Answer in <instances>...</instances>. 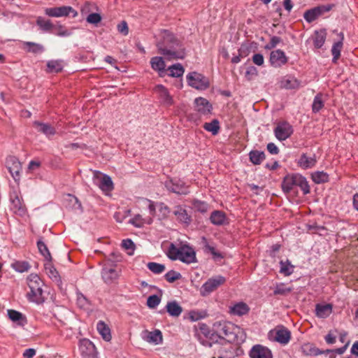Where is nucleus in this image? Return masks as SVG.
Masks as SVG:
<instances>
[{
  "instance_id": "obj_13",
  "label": "nucleus",
  "mask_w": 358,
  "mask_h": 358,
  "mask_svg": "<svg viewBox=\"0 0 358 358\" xmlns=\"http://www.w3.org/2000/svg\"><path fill=\"white\" fill-rule=\"evenodd\" d=\"M154 91L157 94L159 102L166 107L174 105L173 96L170 94L168 89L162 85H157L155 87Z\"/></svg>"
},
{
  "instance_id": "obj_3",
  "label": "nucleus",
  "mask_w": 358,
  "mask_h": 358,
  "mask_svg": "<svg viewBox=\"0 0 358 358\" xmlns=\"http://www.w3.org/2000/svg\"><path fill=\"white\" fill-rule=\"evenodd\" d=\"M168 257L172 260H180L186 264L196 262V253L194 249L187 245L180 247L171 243L168 250Z\"/></svg>"
},
{
  "instance_id": "obj_22",
  "label": "nucleus",
  "mask_w": 358,
  "mask_h": 358,
  "mask_svg": "<svg viewBox=\"0 0 358 358\" xmlns=\"http://www.w3.org/2000/svg\"><path fill=\"white\" fill-rule=\"evenodd\" d=\"M45 269L48 277L56 283L58 287L62 289V278L56 270V268L50 264L48 263L45 265Z\"/></svg>"
},
{
  "instance_id": "obj_14",
  "label": "nucleus",
  "mask_w": 358,
  "mask_h": 358,
  "mask_svg": "<svg viewBox=\"0 0 358 358\" xmlns=\"http://www.w3.org/2000/svg\"><path fill=\"white\" fill-rule=\"evenodd\" d=\"M273 340L283 345H287L291 339L290 331L283 326H278L271 331Z\"/></svg>"
},
{
  "instance_id": "obj_50",
  "label": "nucleus",
  "mask_w": 358,
  "mask_h": 358,
  "mask_svg": "<svg viewBox=\"0 0 358 358\" xmlns=\"http://www.w3.org/2000/svg\"><path fill=\"white\" fill-rule=\"evenodd\" d=\"M48 71L51 73H58L63 69L61 62L57 60L49 61L47 64Z\"/></svg>"
},
{
  "instance_id": "obj_33",
  "label": "nucleus",
  "mask_w": 358,
  "mask_h": 358,
  "mask_svg": "<svg viewBox=\"0 0 358 358\" xmlns=\"http://www.w3.org/2000/svg\"><path fill=\"white\" fill-rule=\"evenodd\" d=\"M201 244L203 246L204 252L210 253L214 259H221L223 257L219 252L216 251L215 246L210 245L205 237H202Z\"/></svg>"
},
{
  "instance_id": "obj_31",
  "label": "nucleus",
  "mask_w": 358,
  "mask_h": 358,
  "mask_svg": "<svg viewBox=\"0 0 358 358\" xmlns=\"http://www.w3.org/2000/svg\"><path fill=\"white\" fill-rule=\"evenodd\" d=\"M166 310L170 316L176 317L182 312V308L176 301H169L166 306Z\"/></svg>"
},
{
  "instance_id": "obj_63",
  "label": "nucleus",
  "mask_w": 358,
  "mask_h": 358,
  "mask_svg": "<svg viewBox=\"0 0 358 358\" xmlns=\"http://www.w3.org/2000/svg\"><path fill=\"white\" fill-rule=\"evenodd\" d=\"M121 245L125 250H130L132 252L135 249V244L131 239H129V238L123 240L122 241Z\"/></svg>"
},
{
  "instance_id": "obj_38",
  "label": "nucleus",
  "mask_w": 358,
  "mask_h": 358,
  "mask_svg": "<svg viewBox=\"0 0 358 358\" xmlns=\"http://www.w3.org/2000/svg\"><path fill=\"white\" fill-rule=\"evenodd\" d=\"M203 127L205 130L210 132L213 135H217L220 129V122L217 119H213L210 122H206Z\"/></svg>"
},
{
  "instance_id": "obj_10",
  "label": "nucleus",
  "mask_w": 358,
  "mask_h": 358,
  "mask_svg": "<svg viewBox=\"0 0 358 358\" xmlns=\"http://www.w3.org/2000/svg\"><path fill=\"white\" fill-rule=\"evenodd\" d=\"M273 132L278 141H284L292 135L294 129L287 121L284 120L277 123Z\"/></svg>"
},
{
  "instance_id": "obj_32",
  "label": "nucleus",
  "mask_w": 358,
  "mask_h": 358,
  "mask_svg": "<svg viewBox=\"0 0 358 358\" xmlns=\"http://www.w3.org/2000/svg\"><path fill=\"white\" fill-rule=\"evenodd\" d=\"M327 37V32L325 29H320L315 31L313 36V45L315 48L319 49L324 45Z\"/></svg>"
},
{
  "instance_id": "obj_29",
  "label": "nucleus",
  "mask_w": 358,
  "mask_h": 358,
  "mask_svg": "<svg viewBox=\"0 0 358 358\" xmlns=\"http://www.w3.org/2000/svg\"><path fill=\"white\" fill-rule=\"evenodd\" d=\"M98 185L99 188L104 192H110L114 188L111 178L106 174L101 176L99 180Z\"/></svg>"
},
{
  "instance_id": "obj_45",
  "label": "nucleus",
  "mask_w": 358,
  "mask_h": 358,
  "mask_svg": "<svg viewBox=\"0 0 358 358\" xmlns=\"http://www.w3.org/2000/svg\"><path fill=\"white\" fill-rule=\"evenodd\" d=\"M147 267L155 274L162 273L166 269V267L164 264L157 262H148Z\"/></svg>"
},
{
  "instance_id": "obj_56",
  "label": "nucleus",
  "mask_w": 358,
  "mask_h": 358,
  "mask_svg": "<svg viewBox=\"0 0 358 358\" xmlns=\"http://www.w3.org/2000/svg\"><path fill=\"white\" fill-rule=\"evenodd\" d=\"M217 334L220 337L229 336V334H231L230 331L229 324H220L219 329L217 330Z\"/></svg>"
},
{
  "instance_id": "obj_20",
  "label": "nucleus",
  "mask_w": 358,
  "mask_h": 358,
  "mask_svg": "<svg viewBox=\"0 0 358 358\" xmlns=\"http://www.w3.org/2000/svg\"><path fill=\"white\" fill-rule=\"evenodd\" d=\"M296 163L302 169H310L316 165L317 160L315 155L309 157L306 153H302Z\"/></svg>"
},
{
  "instance_id": "obj_7",
  "label": "nucleus",
  "mask_w": 358,
  "mask_h": 358,
  "mask_svg": "<svg viewBox=\"0 0 358 358\" xmlns=\"http://www.w3.org/2000/svg\"><path fill=\"white\" fill-rule=\"evenodd\" d=\"M187 84L199 90H205L209 87L208 78L196 71L189 73L187 76Z\"/></svg>"
},
{
  "instance_id": "obj_21",
  "label": "nucleus",
  "mask_w": 358,
  "mask_h": 358,
  "mask_svg": "<svg viewBox=\"0 0 358 358\" xmlns=\"http://www.w3.org/2000/svg\"><path fill=\"white\" fill-rule=\"evenodd\" d=\"M250 311L248 305L243 301L236 303L229 306V313L232 315L243 316L247 315Z\"/></svg>"
},
{
  "instance_id": "obj_25",
  "label": "nucleus",
  "mask_w": 358,
  "mask_h": 358,
  "mask_svg": "<svg viewBox=\"0 0 358 358\" xmlns=\"http://www.w3.org/2000/svg\"><path fill=\"white\" fill-rule=\"evenodd\" d=\"M152 69L157 71L160 77H163L166 71V64L162 57H154L150 59Z\"/></svg>"
},
{
  "instance_id": "obj_12",
  "label": "nucleus",
  "mask_w": 358,
  "mask_h": 358,
  "mask_svg": "<svg viewBox=\"0 0 358 358\" xmlns=\"http://www.w3.org/2000/svg\"><path fill=\"white\" fill-rule=\"evenodd\" d=\"M6 166L9 173L12 176L15 181H19L20 178V172L22 171V165L18 159L15 156H8L6 158Z\"/></svg>"
},
{
  "instance_id": "obj_23",
  "label": "nucleus",
  "mask_w": 358,
  "mask_h": 358,
  "mask_svg": "<svg viewBox=\"0 0 358 358\" xmlns=\"http://www.w3.org/2000/svg\"><path fill=\"white\" fill-rule=\"evenodd\" d=\"M194 103L196 106V110L201 114H208L212 110V105L205 98L198 97L195 99Z\"/></svg>"
},
{
  "instance_id": "obj_35",
  "label": "nucleus",
  "mask_w": 358,
  "mask_h": 358,
  "mask_svg": "<svg viewBox=\"0 0 358 358\" xmlns=\"http://www.w3.org/2000/svg\"><path fill=\"white\" fill-rule=\"evenodd\" d=\"M36 24L39 27L40 29L44 32L51 31L52 29L55 27L50 20H47L43 17H38Z\"/></svg>"
},
{
  "instance_id": "obj_37",
  "label": "nucleus",
  "mask_w": 358,
  "mask_h": 358,
  "mask_svg": "<svg viewBox=\"0 0 358 358\" xmlns=\"http://www.w3.org/2000/svg\"><path fill=\"white\" fill-rule=\"evenodd\" d=\"M263 151L251 150L249 153L250 161L255 165L260 164L265 159Z\"/></svg>"
},
{
  "instance_id": "obj_51",
  "label": "nucleus",
  "mask_w": 358,
  "mask_h": 358,
  "mask_svg": "<svg viewBox=\"0 0 358 358\" xmlns=\"http://www.w3.org/2000/svg\"><path fill=\"white\" fill-rule=\"evenodd\" d=\"M164 278L169 282L172 283L180 280L182 278V275L179 272L171 270L164 275Z\"/></svg>"
},
{
  "instance_id": "obj_19",
  "label": "nucleus",
  "mask_w": 358,
  "mask_h": 358,
  "mask_svg": "<svg viewBox=\"0 0 358 358\" xmlns=\"http://www.w3.org/2000/svg\"><path fill=\"white\" fill-rule=\"evenodd\" d=\"M142 338L148 343L159 345L162 343L163 337L160 330L155 329L152 331L145 330L143 331Z\"/></svg>"
},
{
  "instance_id": "obj_2",
  "label": "nucleus",
  "mask_w": 358,
  "mask_h": 358,
  "mask_svg": "<svg viewBox=\"0 0 358 358\" xmlns=\"http://www.w3.org/2000/svg\"><path fill=\"white\" fill-rule=\"evenodd\" d=\"M283 192L286 194L294 191V188L299 187L303 194L306 195L310 193V186L306 178L301 174L292 173L285 176L281 184Z\"/></svg>"
},
{
  "instance_id": "obj_15",
  "label": "nucleus",
  "mask_w": 358,
  "mask_h": 358,
  "mask_svg": "<svg viewBox=\"0 0 358 358\" xmlns=\"http://www.w3.org/2000/svg\"><path fill=\"white\" fill-rule=\"evenodd\" d=\"M166 188L173 193L178 194H187L188 193V188L185 182L180 179L174 178L170 179L165 182Z\"/></svg>"
},
{
  "instance_id": "obj_60",
  "label": "nucleus",
  "mask_w": 358,
  "mask_h": 358,
  "mask_svg": "<svg viewBox=\"0 0 358 358\" xmlns=\"http://www.w3.org/2000/svg\"><path fill=\"white\" fill-rule=\"evenodd\" d=\"M117 31L123 36H127L129 34V27L127 22L122 21L117 26Z\"/></svg>"
},
{
  "instance_id": "obj_59",
  "label": "nucleus",
  "mask_w": 358,
  "mask_h": 358,
  "mask_svg": "<svg viewBox=\"0 0 358 358\" xmlns=\"http://www.w3.org/2000/svg\"><path fill=\"white\" fill-rule=\"evenodd\" d=\"M197 332L203 334L205 338H208L210 335V330L208 326L204 323H201L199 324V327L197 328Z\"/></svg>"
},
{
  "instance_id": "obj_17",
  "label": "nucleus",
  "mask_w": 358,
  "mask_h": 358,
  "mask_svg": "<svg viewBox=\"0 0 358 358\" xmlns=\"http://www.w3.org/2000/svg\"><path fill=\"white\" fill-rule=\"evenodd\" d=\"M269 62L272 66L279 68L287 62V57L282 50L278 49L271 52Z\"/></svg>"
},
{
  "instance_id": "obj_24",
  "label": "nucleus",
  "mask_w": 358,
  "mask_h": 358,
  "mask_svg": "<svg viewBox=\"0 0 358 358\" xmlns=\"http://www.w3.org/2000/svg\"><path fill=\"white\" fill-rule=\"evenodd\" d=\"M333 311V306L331 303H317L315 305V315L319 318L328 317Z\"/></svg>"
},
{
  "instance_id": "obj_52",
  "label": "nucleus",
  "mask_w": 358,
  "mask_h": 358,
  "mask_svg": "<svg viewBox=\"0 0 358 358\" xmlns=\"http://www.w3.org/2000/svg\"><path fill=\"white\" fill-rule=\"evenodd\" d=\"M161 302V297L157 294L150 296L147 299V306L152 309L155 308Z\"/></svg>"
},
{
  "instance_id": "obj_1",
  "label": "nucleus",
  "mask_w": 358,
  "mask_h": 358,
  "mask_svg": "<svg viewBox=\"0 0 358 358\" xmlns=\"http://www.w3.org/2000/svg\"><path fill=\"white\" fill-rule=\"evenodd\" d=\"M160 35L161 38L157 43L159 54L164 55L168 60L185 57V49L172 33L167 30H162Z\"/></svg>"
},
{
  "instance_id": "obj_27",
  "label": "nucleus",
  "mask_w": 358,
  "mask_h": 358,
  "mask_svg": "<svg viewBox=\"0 0 358 358\" xmlns=\"http://www.w3.org/2000/svg\"><path fill=\"white\" fill-rule=\"evenodd\" d=\"M340 39L334 43L332 48H331V54L333 55L332 62L334 64L337 63L338 59H339L341 56V52L343 48V39H344V35L342 32H341L339 34Z\"/></svg>"
},
{
  "instance_id": "obj_11",
  "label": "nucleus",
  "mask_w": 358,
  "mask_h": 358,
  "mask_svg": "<svg viewBox=\"0 0 358 358\" xmlns=\"http://www.w3.org/2000/svg\"><path fill=\"white\" fill-rule=\"evenodd\" d=\"M79 351L83 358H97L94 345L88 339H83L79 343Z\"/></svg>"
},
{
  "instance_id": "obj_26",
  "label": "nucleus",
  "mask_w": 358,
  "mask_h": 358,
  "mask_svg": "<svg viewBox=\"0 0 358 358\" xmlns=\"http://www.w3.org/2000/svg\"><path fill=\"white\" fill-rule=\"evenodd\" d=\"M33 125L36 129L37 131L43 134L48 137L53 136L56 133L55 129L50 124L35 121Z\"/></svg>"
},
{
  "instance_id": "obj_34",
  "label": "nucleus",
  "mask_w": 358,
  "mask_h": 358,
  "mask_svg": "<svg viewBox=\"0 0 358 358\" xmlns=\"http://www.w3.org/2000/svg\"><path fill=\"white\" fill-rule=\"evenodd\" d=\"M96 329L103 340L106 341H110L111 340L110 330L104 322L99 321L96 324Z\"/></svg>"
},
{
  "instance_id": "obj_44",
  "label": "nucleus",
  "mask_w": 358,
  "mask_h": 358,
  "mask_svg": "<svg viewBox=\"0 0 358 358\" xmlns=\"http://www.w3.org/2000/svg\"><path fill=\"white\" fill-rule=\"evenodd\" d=\"M311 178L317 184L324 183L329 180V175L324 171H316L312 173Z\"/></svg>"
},
{
  "instance_id": "obj_62",
  "label": "nucleus",
  "mask_w": 358,
  "mask_h": 358,
  "mask_svg": "<svg viewBox=\"0 0 358 358\" xmlns=\"http://www.w3.org/2000/svg\"><path fill=\"white\" fill-rule=\"evenodd\" d=\"M258 74V71L255 66H249L245 72V77L248 80H250L253 78V77L257 76Z\"/></svg>"
},
{
  "instance_id": "obj_53",
  "label": "nucleus",
  "mask_w": 358,
  "mask_h": 358,
  "mask_svg": "<svg viewBox=\"0 0 358 358\" xmlns=\"http://www.w3.org/2000/svg\"><path fill=\"white\" fill-rule=\"evenodd\" d=\"M12 266L15 270L20 273L27 271L30 268L29 263L27 262H16Z\"/></svg>"
},
{
  "instance_id": "obj_58",
  "label": "nucleus",
  "mask_w": 358,
  "mask_h": 358,
  "mask_svg": "<svg viewBox=\"0 0 358 358\" xmlns=\"http://www.w3.org/2000/svg\"><path fill=\"white\" fill-rule=\"evenodd\" d=\"M87 22L90 24H97L101 20V16L100 14L93 13L90 14L86 19Z\"/></svg>"
},
{
  "instance_id": "obj_16",
  "label": "nucleus",
  "mask_w": 358,
  "mask_h": 358,
  "mask_svg": "<svg viewBox=\"0 0 358 358\" xmlns=\"http://www.w3.org/2000/svg\"><path fill=\"white\" fill-rule=\"evenodd\" d=\"M331 8L332 6L331 5L313 8L306 10L303 14V17L308 22H312L324 13L329 11Z\"/></svg>"
},
{
  "instance_id": "obj_9",
  "label": "nucleus",
  "mask_w": 358,
  "mask_h": 358,
  "mask_svg": "<svg viewBox=\"0 0 358 358\" xmlns=\"http://www.w3.org/2000/svg\"><path fill=\"white\" fill-rule=\"evenodd\" d=\"M45 13L54 17H67L71 15V17L74 18L78 15V12L70 6L47 8L45 10Z\"/></svg>"
},
{
  "instance_id": "obj_39",
  "label": "nucleus",
  "mask_w": 358,
  "mask_h": 358,
  "mask_svg": "<svg viewBox=\"0 0 358 358\" xmlns=\"http://www.w3.org/2000/svg\"><path fill=\"white\" fill-rule=\"evenodd\" d=\"M167 71H169L168 75L173 78L181 77L185 72V69L180 64H176L170 66L167 69Z\"/></svg>"
},
{
  "instance_id": "obj_8",
  "label": "nucleus",
  "mask_w": 358,
  "mask_h": 358,
  "mask_svg": "<svg viewBox=\"0 0 358 358\" xmlns=\"http://www.w3.org/2000/svg\"><path fill=\"white\" fill-rule=\"evenodd\" d=\"M226 282V278L222 275H216L209 278L200 289V293L203 296L209 295L216 290L220 286Z\"/></svg>"
},
{
  "instance_id": "obj_43",
  "label": "nucleus",
  "mask_w": 358,
  "mask_h": 358,
  "mask_svg": "<svg viewBox=\"0 0 358 358\" xmlns=\"http://www.w3.org/2000/svg\"><path fill=\"white\" fill-rule=\"evenodd\" d=\"M281 85L286 89H296L299 87V83L293 77H287L281 81Z\"/></svg>"
},
{
  "instance_id": "obj_54",
  "label": "nucleus",
  "mask_w": 358,
  "mask_h": 358,
  "mask_svg": "<svg viewBox=\"0 0 358 358\" xmlns=\"http://www.w3.org/2000/svg\"><path fill=\"white\" fill-rule=\"evenodd\" d=\"M77 304L80 308H88L90 306L89 300L81 293L77 295Z\"/></svg>"
},
{
  "instance_id": "obj_6",
  "label": "nucleus",
  "mask_w": 358,
  "mask_h": 358,
  "mask_svg": "<svg viewBox=\"0 0 358 358\" xmlns=\"http://www.w3.org/2000/svg\"><path fill=\"white\" fill-rule=\"evenodd\" d=\"M10 210L15 215L23 217L27 214V208L24 203L23 199L20 195V192L13 190L10 192Z\"/></svg>"
},
{
  "instance_id": "obj_18",
  "label": "nucleus",
  "mask_w": 358,
  "mask_h": 358,
  "mask_svg": "<svg viewBox=\"0 0 358 358\" xmlns=\"http://www.w3.org/2000/svg\"><path fill=\"white\" fill-rule=\"evenodd\" d=\"M249 355L250 358H273L271 350L262 345H254Z\"/></svg>"
},
{
  "instance_id": "obj_40",
  "label": "nucleus",
  "mask_w": 358,
  "mask_h": 358,
  "mask_svg": "<svg viewBox=\"0 0 358 358\" xmlns=\"http://www.w3.org/2000/svg\"><path fill=\"white\" fill-rule=\"evenodd\" d=\"M8 315L10 320L17 322L19 325L23 326L26 322L24 316L17 310H8Z\"/></svg>"
},
{
  "instance_id": "obj_5",
  "label": "nucleus",
  "mask_w": 358,
  "mask_h": 358,
  "mask_svg": "<svg viewBox=\"0 0 358 358\" xmlns=\"http://www.w3.org/2000/svg\"><path fill=\"white\" fill-rule=\"evenodd\" d=\"M30 292L27 293L29 301L41 303L45 301L43 296V282L37 274L31 273L27 278Z\"/></svg>"
},
{
  "instance_id": "obj_48",
  "label": "nucleus",
  "mask_w": 358,
  "mask_h": 358,
  "mask_svg": "<svg viewBox=\"0 0 358 358\" xmlns=\"http://www.w3.org/2000/svg\"><path fill=\"white\" fill-rule=\"evenodd\" d=\"M24 45L28 47V52L34 54L42 53L44 51V47L38 43L34 42H24Z\"/></svg>"
},
{
  "instance_id": "obj_4",
  "label": "nucleus",
  "mask_w": 358,
  "mask_h": 358,
  "mask_svg": "<svg viewBox=\"0 0 358 358\" xmlns=\"http://www.w3.org/2000/svg\"><path fill=\"white\" fill-rule=\"evenodd\" d=\"M121 259V255L115 253L110 254L106 259L101 270V277L106 284H111L119 278V271L115 267L116 263Z\"/></svg>"
},
{
  "instance_id": "obj_61",
  "label": "nucleus",
  "mask_w": 358,
  "mask_h": 358,
  "mask_svg": "<svg viewBox=\"0 0 358 358\" xmlns=\"http://www.w3.org/2000/svg\"><path fill=\"white\" fill-rule=\"evenodd\" d=\"M280 42L281 38L280 37L276 36H272L269 43L266 45L265 48L267 50L273 49Z\"/></svg>"
},
{
  "instance_id": "obj_28",
  "label": "nucleus",
  "mask_w": 358,
  "mask_h": 358,
  "mask_svg": "<svg viewBox=\"0 0 358 358\" xmlns=\"http://www.w3.org/2000/svg\"><path fill=\"white\" fill-rule=\"evenodd\" d=\"M173 213L176 215L178 221L187 225L190 224L192 221L191 216L188 215L187 210L182 206H177Z\"/></svg>"
},
{
  "instance_id": "obj_49",
  "label": "nucleus",
  "mask_w": 358,
  "mask_h": 358,
  "mask_svg": "<svg viewBox=\"0 0 358 358\" xmlns=\"http://www.w3.org/2000/svg\"><path fill=\"white\" fill-rule=\"evenodd\" d=\"M193 208L201 213H205L208 210L209 206L205 201L194 200L192 202Z\"/></svg>"
},
{
  "instance_id": "obj_41",
  "label": "nucleus",
  "mask_w": 358,
  "mask_h": 358,
  "mask_svg": "<svg viewBox=\"0 0 358 358\" xmlns=\"http://www.w3.org/2000/svg\"><path fill=\"white\" fill-rule=\"evenodd\" d=\"M152 222V218H148V220L144 219L139 214L136 215L132 219L129 220V223L135 226L136 227H142L145 224H151Z\"/></svg>"
},
{
  "instance_id": "obj_46",
  "label": "nucleus",
  "mask_w": 358,
  "mask_h": 358,
  "mask_svg": "<svg viewBox=\"0 0 358 358\" xmlns=\"http://www.w3.org/2000/svg\"><path fill=\"white\" fill-rule=\"evenodd\" d=\"M324 106V101L322 100V95L321 94H317L313 99V102L312 104V110L313 113H316L319 112Z\"/></svg>"
},
{
  "instance_id": "obj_42",
  "label": "nucleus",
  "mask_w": 358,
  "mask_h": 358,
  "mask_svg": "<svg viewBox=\"0 0 358 358\" xmlns=\"http://www.w3.org/2000/svg\"><path fill=\"white\" fill-rule=\"evenodd\" d=\"M280 272L285 276H289L294 272V266L291 262L287 259L285 262L280 261Z\"/></svg>"
},
{
  "instance_id": "obj_55",
  "label": "nucleus",
  "mask_w": 358,
  "mask_h": 358,
  "mask_svg": "<svg viewBox=\"0 0 358 358\" xmlns=\"http://www.w3.org/2000/svg\"><path fill=\"white\" fill-rule=\"evenodd\" d=\"M292 292V288L290 287H286L285 285L280 284L276 285L275 287V289L273 291L274 295H285L287 293H289Z\"/></svg>"
},
{
  "instance_id": "obj_64",
  "label": "nucleus",
  "mask_w": 358,
  "mask_h": 358,
  "mask_svg": "<svg viewBox=\"0 0 358 358\" xmlns=\"http://www.w3.org/2000/svg\"><path fill=\"white\" fill-rule=\"evenodd\" d=\"M252 59L253 63L257 66H262L264 63V56L260 53L255 54Z\"/></svg>"
},
{
  "instance_id": "obj_30",
  "label": "nucleus",
  "mask_w": 358,
  "mask_h": 358,
  "mask_svg": "<svg viewBox=\"0 0 358 358\" xmlns=\"http://www.w3.org/2000/svg\"><path fill=\"white\" fill-rule=\"evenodd\" d=\"M210 220L214 225H223L227 222L226 214L221 210H214L210 215Z\"/></svg>"
},
{
  "instance_id": "obj_47",
  "label": "nucleus",
  "mask_w": 358,
  "mask_h": 358,
  "mask_svg": "<svg viewBox=\"0 0 358 358\" xmlns=\"http://www.w3.org/2000/svg\"><path fill=\"white\" fill-rule=\"evenodd\" d=\"M37 247H38V249L40 252V253L44 256V257L48 259V261H51L52 259V257H51V255H50V252H49V250L47 247V245H45V243L42 241L41 240H38L37 241Z\"/></svg>"
},
{
  "instance_id": "obj_57",
  "label": "nucleus",
  "mask_w": 358,
  "mask_h": 358,
  "mask_svg": "<svg viewBox=\"0 0 358 358\" xmlns=\"http://www.w3.org/2000/svg\"><path fill=\"white\" fill-rule=\"evenodd\" d=\"M194 337L199 341V343L201 345L204 346L211 347V343L207 340L208 338H205L203 334H201L199 332H197L196 327L194 328Z\"/></svg>"
},
{
  "instance_id": "obj_36",
  "label": "nucleus",
  "mask_w": 358,
  "mask_h": 358,
  "mask_svg": "<svg viewBox=\"0 0 358 358\" xmlns=\"http://www.w3.org/2000/svg\"><path fill=\"white\" fill-rule=\"evenodd\" d=\"M301 351L303 355L306 356H317L319 355L323 354V351L320 350L313 344L306 343L303 345L301 348Z\"/></svg>"
}]
</instances>
